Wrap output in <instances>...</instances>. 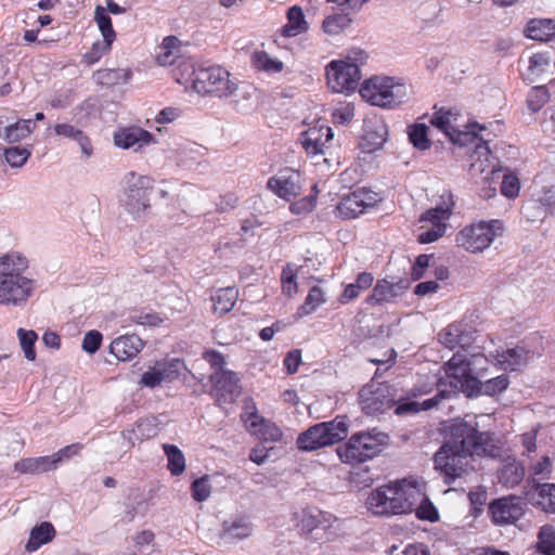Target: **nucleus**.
I'll return each mask as SVG.
<instances>
[{
	"label": "nucleus",
	"mask_w": 555,
	"mask_h": 555,
	"mask_svg": "<svg viewBox=\"0 0 555 555\" xmlns=\"http://www.w3.org/2000/svg\"><path fill=\"white\" fill-rule=\"evenodd\" d=\"M529 501L547 513H555V485L535 483L532 491L528 493Z\"/></svg>",
	"instance_id": "33"
},
{
	"label": "nucleus",
	"mask_w": 555,
	"mask_h": 555,
	"mask_svg": "<svg viewBox=\"0 0 555 555\" xmlns=\"http://www.w3.org/2000/svg\"><path fill=\"white\" fill-rule=\"evenodd\" d=\"M538 548L545 555H555V528L543 526L538 535Z\"/></svg>",
	"instance_id": "54"
},
{
	"label": "nucleus",
	"mask_w": 555,
	"mask_h": 555,
	"mask_svg": "<svg viewBox=\"0 0 555 555\" xmlns=\"http://www.w3.org/2000/svg\"><path fill=\"white\" fill-rule=\"evenodd\" d=\"M396 389L386 384H370L360 391V404L366 414L374 415L395 406Z\"/></svg>",
	"instance_id": "16"
},
{
	"label": "nucleus",
	"mask_w": 555,
	"mask_h": 555,
	"mask_svg": "<svg viewBox=\"0 0 555 555\" xmlns=\"http://www.w3.org/2000/svg\"><path fill=\"white\" fill-rule=\"evenodd\" d=\"M286 18V24L281 28V35L285 38H293L306 34L310 28L304 10L299 5L291 7L287 10Z\"/></svg>",
	"instance_id": "31"
},
{
	"label": "nucleus",
	"mask_w": 555,
	"mask_h": 555,
	"mask_svg": "<svg viewBox=\"0 0 555 555\" xmlns=\"http://www.w3.org/2000/svg\"><path fill=\"white\" fill-rule=\"evenodd\" d=\"M399 285L387 280L377 281L372 294L366 298L369 305L389 302L398 296Z\"/></svg>",
	"instance_id": "43"
},
{
	"label": "nucleus",
	"mask_w": 555,
	"mask_h": 555,
	"mask_svg": "<svg viewBox=\"0 0 555 555\" xmlns=\"http://www.w3.org/2000/svg\"><path fill=\"white\" fill-rule=\"evenodd\" d=\"M449 397V392L441 390L437 396L424 400L423 402L417 401H401L396 399L395 403V413L397 415H404V414H415L420 411H427L430 409H434L439 405V403L443 400H447Z\"/></svg>",
	"instance_id": "34"
},
{
	"label": "nucleus",
	"mask_w": 555,
	"mask_h": 555,
	"mask_svg": "<svg viewBox=\"0 0 555 555\" xmlns=\"http://www.w3.org/2000/svg\"><path fill=\"white\" fill-rule=\"evenodd\" d=\"M333 138L334 133L331 127L325 124H317L302 133L301 144L313 157L326 156L330 154ZM324 162L327 163L328 158L324 157Z\"/></svg>",
	"instance_id": "18"
},
{
	"label": "nucleus",
	"mask_w": 555,
	"mask_h": 555,
	"mask_svg": "<svg viewBox=\"0 0 555 555\" xmlns=\"http://www.w3.org/2000/svg\"><path fill=\"white\" fill-rule=\"evenodd\" d=\"M114 144L122 150L141 149L155 142L154 135L141 127L120 128L113 134Z\"/></svg>",
	"instance_id": "21"
},
{
	"label": "nucleus",
	"mask_w": 555,
	"mask_h": 555,
	"mask_svg": "<svg viewBox=\"0 0 555 555\" xmlns=\"http://www.w3.org/2000/svg\"><path fill=\"white\" fill-rule=\"evenodd\" d=\"M467 130L453 129V144L460 146H469V171L473 177L489 173L491 177L498 176L500 168L494 164V157L488 146V143L476 133V129H482L477 125L466 127Z\"/></svg>",
	"instance_id": "8"
},
{
	"label": "nucleus",
	"mask_w": 555,
	"mask_h": 555,
	"mask_svg": "<svg viewBox=\"0 0 555 555\" xmlns=\"http://www.w3.org/2000/svg\"><path fill=\"white\" fill-rule=\"evenodd\" d=\"M192 496L197 502L206 501L211 494V485L208 476H203L193 481Z\"/></svg>",
	"instance_id": "60"
},
{
	"label": "nucleus",
	"mask_w": 555,
	"mask_h": 555,
	"mask_svg": "<svg viewBox=\"0 0 555 555\" xmlns=\"http://www.w3.org/2000/svg\"><path fill=\"white\" fill-rule=\"evenodd\" d=\"M52 456L27 457L14 464V470L20 474L38 475L55 469Z\"/></svg>",
	"instance_id": "38"
},
{
	"label": "nucleus",
	"mask_w": 555,
	"mask_h": 555,
	"mask_svg": "<svg viewBox=\"0 0 555 555\" xmlns=\"http://www.w3.org/2000/svg\"><path fill=\"white\" fill-rule=\"evenodd\" d=\"M352 23L346 13H335L324 17L321 24L322 31L328 37L340 36Z\"/></svg>",
	"instance_id": "41"
},
{
	"label": "nucleus",
	"mask_w": 555,
	"mask_h": 555,
	"mask_svg": "<svg viewBox=\"0 0 555 555\" xmlns=\"http://www.w3.org/2000/svg\"><path fill=\"white\" fill-rule=\"evenodd\" d=\"M554 67L548 53L537 52L529 56L522 75L530 83L542 82L552 78Z\"/></svg>",
	"instance_id": "23"
},
{
	"label": "nucleus",
	"mask_w": 555,
	"mask_h": 555,
	"mask_svg": "<svg viewBox=\"0 0 555 555\" xmlns=\"http://www.w3.org/2000/svg\"><path fill=\"white\" fill-rule=\"evenodd\" d=\"M325 301H326V298H325V293L323 292V289L320 288L319 286H313L309 291L304 305H301L298 308L297 318L301 319L306 315L311 314L319 307H321L323 304H325Z\"/></svg>",
	"instance_id": "48"
},
{
	"label": "nucleus",
	"mask_w": 555,
	"mask_h": 555,
	"mask_svg": "<svg viewBox=\"0 0 555 555\" xmlns=\"http://www.w3.org/2000/svg\"><path fill=\"white\" fill-rule=\"evenodd\" d=\"M194 91L220 99L229 98L237 91V82L221 66L199 67L194 78Z\"/></svg>",
	"instance_id": "12"
},
{
	"label": "nucleus",
	"mask_w": 555,
	"mask_h": 555,
	"mask_svg": "<svg viewBox=\"0 0 555 555\" xmlns=\"http://www.w3.org/2000/svg\"><path fill=\"white\" fill-rule=\"evenodd\" d=\"M550 96L544 86L533 87L527 98L528 108L533 113L539 112L550 101Z\"/></svg>",
	"instance_id": "55"
},
{
	"label": "nucleus",
	"mask_w": 555,
	"mask_h": 555,
	"mask_svg": "<svg viewBox=\"0 0 555 555\" xmlns=\"http://www.w3.org/2000/svg\"><path fill=\"white\" fill-rule=\"evenodd\" d=\"M267 186L279 198L286 202L300 195L302 189L299 173L291 168H284L272 176Z\"/></svg>",
	"instance_id": "19"
},
{
	"label": "nucleus",
	"mask_w": 555,
	"mask_h": 555,
	"mask_svg": "<svg viewBox=\"0 0 555 555\" xmlns=\"http://www.w3.org/2000/svg\"><path fill=\"white\" fill-rule=\"evenodd\" d=\"M453 479L474 467L467 457L500 455V447L492 435L479 433L476 426L462 421L453 420Z\"/></svg>",
	"instance_id": "2"
},
{
	"label": "nucleus",
	"mask_w": 555,
	"mask_h": 555,
	"mask_svg": "<svg viewBox=\"0 0 555 555\" xmlns=\"http://www.w3.org/2000/svg\"><path fill=\"white\" fill-rule=\"evenodd\" d=\"M293 521L297 530L306 535L315 529H323L327 540H334L343 533V522L331 514L315 508L302 507L294 512Z\"/></svg>",
	"instance_id": "13"
},
{
	"label": "nucleus",
	"mask_w": 555,
	"mask_h": 555,
	"mask_svg": "<svg viewBox=\"0 0 555 555\" xmlns=\"http://www.w3.org/2000/svg\"><path fill=\"white\" fill-rule=\"evenodd\" d=\"M520 189L519 177L512 171L505 172L501 183V194L508 199H516L519 196Z\"/></svg>",
	"instance_id": "53"
},
{
	"label": "nucleus",
	"mask_w": 555,
	"mask_h": 555,
	"mask_svg": "<svg viewBox=\"0 0 555 555\" xmlns=\"http://www.w3.org/2000/svg\"><path fill=\"white\" fill-rule=\"evenodd\" d=\"M429 127L425 122L416 121L406 127L410 143L418 151H427L431 146Z\"/></svg>",
	"instance_id": "44"
},
{
	"label": "nucleus",
	"mask_w": 555,
	"mask_h": 555,
	"mask_svg": "<svg viewBox=\"0 0 555 555\" xmlns=\"http://www.w3.org/2000/svg\"><path fill=\"white\" fill-rule=\"evenodd\" d=\"M524 476L525 468L516 460H506L498 475L499 481L508 488L517 486Z\"/></svg>",
	"instance_id": "40"
},
{
	"label": "nucleus",
	"mask_w": 555,
	"mask_h": 555,
	"mask_svg": "<svg viewBox=\"0 0 555 555\" xmlns=\"http://www.w3.org/2000/svg\"><path fill=\"white\" fill-rule=\"evenodd\" d=\"M388 138L387 125L383 121L369 128L362 137L359 146L364 154H372L383 149Z\"/></svg>",
	"instance_id": "30"
},
{
	"label": "nucleus",
	"mask_w": 555,
	"mask_h": 555,
	"mask_svg": "<svg viewBox=\"0 0 555 555\" xmlns=\"http://www.w3.org/2000/svg\"><path fill=\"white\" fill-rule=\"evenodd\" d=\"M259 429H260L259 433H256L255 436H258L259 438H261L266 441H271V442L279 441L283 435L281 428L268 420H266L262 423V425Z\"/></svg>",
	"instance_id": "64"
},
{
	"label": "nucleus",
	"mask_w": 555,
	"mask_h": 555,
	"mask_svg": "<svg viewBox=\"0 0 555 555\" xmlns=\"http://www.w3.org/2000/svg\"><path fill=\"white\" fill-rule=\"evenodd\" d=\"M94 20L101 31L103 39H107L108 41L115 40V31L112 26L111 17L105 13V9L101 5L95 8Z\"/></svg>",
	"instance_id": "56"
},
{
	"label": "nucleus",
	"mask_w": 555,
	"mask_h": 555,
	"mask_svg": "<svg viewBox=\"0 0 555 555\" xmlns=\"http://www.w3.org/2000/svg\"><path fill=\"white\" fill-rule=\"evenodd\" d=\"M450 218L448 209L436 208L427 211L421 219V221L430 222L433 229L422 232L418 235V242L421 244H428L437 241L443 235L447 230V223Z\"/></svg>",
	"instance_id": "25"
},
{
	"label": "nucleus",
	"mask_w": 555,
	"mask_h": 555,
	"mask_svg": "<svg viewBox=\"0 0 555 555\" xmlns=\"http://www.w3.org/2000/svg\"><path fill=\"white\" fill-rule=\"evenodd\" d=\"M34 132L31 119H17L16 121L4 125L0 117V140L5 143H18L27 139Z\"/></svg>",
	"instance_id": "28"
},
{
	"label": "nucleus",
	"mask_w": 555,
	"mask_h": 555,
	"mask_svg": "<svg viewBox=\"0 0 555 555\" xmlns=\"http://www.w3.org/2000/svg\"><path fill=\"white\" fill-rule=\"evenodd\" d=\"M349 425L345 416L309 427L297 438V446L304 451H313L334 444L346 438Z\"/></svg>",
	"instance_id": "10"
},
{
	"label": "nucleus",
	"mask_w": 555,
	"mask_h": 555,
	"mask_svg": "<svg viewBox=\"0 0 555 555\" xmlns=\"http://www.w3.org/2000/svg\"><path fill=\"white\" fill-rule=\"evenodd\" d=\"M211 380L217 393H220L221 396L228 395L231 401L240 393V379L236 373L232 371H217L211 376Z\"/></svg>",
	"instance_id": "35"
},
{
	"label": "nucleus",
	"mask_w": 555,
	"mask_h": 555,
	"mask_svg": "<svg viewBox=\"0 0 555 555\" xmlns=\"http://www.w3.org/2000/svg\"><path fill=\"white\" fill-rule=\"evenodd\" d=\"M181 56V41L175 36L163 39L155 53V62L163 67L171 66Z\"/></svg>",
	"instance_id": "32"
},
{
	"label": "nucleus",
	"mask_w": 555,
	"mask_h": 555,
	"mask_svg": "<svg viewBox=\"0 0 555 555\" xmlns=\"http://www.w3.org/2000/svg\"><path fill=\"white\" fill-rule=\"evenodd\" d=\"M374 278L369 272H362L357 276L354 283L348 284L340 294L339 301L347 304L360 296V294L373 285Z\"/></svg>",
	"instance_id": "45"
},
{
	"label": "nucleus",
	"mask_w": 555,
	"mask_h": 555,
	"mask_svg": "<svg viewBox=\"0 0 555 555\" xmlns=\"http://www.w3.org/2000/svg\"><path fill=\"white\" fill-rule=\"evenodd\" d=\"M315 195H309L293 202L289 205V210L297 216L307 215L315 208Z\"/></svg>",
	"instance_id": "63"
},
{
	"label": "nucleus",
	"mask_w": 555,
	"mask_h": 555,
	"mask_svg": "<svg viewBox=\"0 0 555 555\" xmlns=\"http://www.w3.org/2000/svg\"><path fill=\"white\" fill-rule=\"evenodd\" d=\"M253 534V524L245 517H238L230 521H224L218 533L219 544H231L236 541L245 540Z\"/></svg>",
	"instance_id": "26"
},
{
	"label": "nucleus",
	"mask_w": 555,
	"mask_h": 555,
	"mask_svg": "<svg viewBox=\"0 0 555 555\" xmlns=\"http://www.w3.org/2000/svg\"><path fill=\"white\" fill-rule=\"evenodd\" d=\"M158 434V426L152 418L139 421L133 428L121 434L122 447L126 451L130 450L138 442L151 439Z\"/></svg>",
	"instance_id": "27"
},
{
	"label": "nucleus",
	"mask_w": 555,
	"mask_h": 555,
	"mask_svg": "<svg viewBox=\"0 0 555 555\" xmlns=\"http://www.w3.org/2000/svg\"><path fill=\"white\" fill-rule=\"evenodd\" d=\"M53 129L55 135L67 138L77 142L86 157H90L92 155L93 149L91 141L81 129L66 122L56 124Z\"/></svg>",
	"instance_id": "37"
},
{
	"label": "nucleus",
	"mask_w": 555,
	"mask_h": 555,
	"mask_svg": "<svg viewBox=\"0 0 555 555\" xmlns=\"http://www.w3.org/2000/svg\"><path fill=\"white\" fill-rule=\"evenodd\" d=\"M416 517L421 520L436 521L438 520V511L434 504L428 500L426 490L424 489V499L417 502L414 507Z\"/></svg>",
	"instance_id": "59"
},
{
	"label": "nucleus",
	"mask_w": 555,
	"mask_h": 555,
	"mask_svg": "<svg viewBox=\"0 0 555 555\" xmlns=\"http://www.w3.org/2000/svg\"><path fill=\"white\" fill-rule=\"evenodd\" d=\"M164 452L168 460V469L175 476H180L185 470V457L182 451L175 444H164Z\"/></svg>",
	"instance_id": "49"
},
{
	"label": "nucleus",
	"mask_w": 555,
	"mask_h": 555,
	"mask_svg": "<svg viewBox=\"0 0 555 555\" xmlns=\"http://www.w3.org/2000/svg\"><path fill=\"white\" fill-rule=\"evenodd\" d=\"M451 447L448 443L441 446L434 456L435 469L444 478L446 482L451 478Z\"/></svg>",
	"instance_id": "52"
},
{
	"label": "nucleus",
	"mask_w": 555,
	"mask_h": 555,
	"mask_svg": "<svg viewBox=\"0 0 555 555\" xmlns=\"http://www.w3.org/2000/svg\"><path fill=\"white\" fill-rule=\"evenodd\" d=\"M380 201L379 195L367 189H358L341 198L336 206V214L341 219H353L374 207Z\"/></svg>",
	"instance_id": "17"
},
{
	"label": "nucleus",
	"mask_w": 555,
	"mask_h": 555,
	"mask_svg": "<svg viewBox=\"0 0 555 555\" xmlns=\"http://www.w3.org/2000/svg\"><path fill=\"white\" fill-rule=\"evenodd\" d=\"M424 499V482L414 478L382 486L367 498V508L375 515L389 516L408 514L414 511Z\"/></svg>",
	"instance_id": "3"
},
{
	"label": "nucleus",
	"mask_w": 555,
	"mask_h": 555,
	"mask_svg": "<svg viewBox=\"0 0 555 555\" xmlns=\"http://www.w3.org/2000/svg\"><path fill=\"white\" fill-rule=\"evenodd\" d=\"M16 337L25 359L34 362L37 358L35 344L38 340V334L33 330L20 327L16 331Z\"/></svg>",
	"instance_id": "47"
},
{
	"label": "nucleus",
	"mask_w": 555,
	"mask_h": 555,
	"mask_svg": "<svg viewBox=\"0 0 555 555\" xmlns=\"http://www.w3.org/2000/svg\"><path fill=\"white\" fill-rule=\"evenodd\" d=\"M488 360L491 364L502 371H517L535 359V352L524 345L500 346L488 349Z\"/></svg>",
	"instance_id": "15"
},
{
	"label": "nucleus",
	"mask_w": 555,
	"mask_h": 555,
	"mask_svg": "<svg viewBox=\"0 0 555 555\" xmlns=\"http://www.w3.org/2000/svg\"><path fill=\"white\" fill-rule=\"evenodd\" d=\"M296 279L297 269L292 264H287L282 271L281 281L283 294L289 298L298 292Z\"/></svg>",
	"instance_id": "57"
},
{
	"label": "nucleus",
	"mask_w": 555,
	"mask_h": 555,
	"mask_svg": "<svg viewBox=\"0 0 555 555\" xmlns=\"http://www.w3.org/2000/svg\"><path fill=\"white\" fill-rule=\"evenodd\" d=\"M455 363L453 356V391L463 392L466 397H475L478 395L496 396L509 386V378L506 374L499 375L481 383L478 378L479 369L485 364V357H473L468 364Z\"/></svg>",
	"instance_id": "5"
},
{
	"label": "nucleus",
	"mask_w": 555,
	"mask_h": 555,
	"mask_svg": "<svg viewBox=\"0 0 555 555\" xmlns=\"http://www.w3.org/2000/svg\"><path fill=\"white\" fill-rule=\"evenodd\" d=\"M478 317L472 312L464 315L456 322V334L453 337V356H455L456 365L463 360V364H468L473 357H483L476 346Z\"/></svg>",
	"instance_id": "14"
},
{
	"label": "nucleus",
	"mask_w": 555,
	"mask_h": 555,
	"mask_svg": "<svg viewBox=\"0 0 555 555\" xmlns=\"http://www.w3.org/2000/svg\"><path fill=\"white\" fill-rule=\"evenodd\" d=\"M56 534V531L51 522L42 521L30 530L29 539L25 544V550L28 553H34L42 545L50 543Z\"/></svg>",
	"instance_id": "36"
},
{
	"label": "nucleus",
	"mask_w": 555,
	"mask_h": 555,
	"mask_svg": "<svg viewBox=\"0 0 555 555\" xmlns=\"http://www.w3.org/2000/svg\"><path fill=\"white\" fill-rule=\"evenodd\" d=\"M238 298V289L235 287H224L211 296L212 311L215 314L224 315L229 313Z\"/></svg>",
	"instance_id": "39"
},
{
	"label": "nucleus",
	"mask_w": 555,
	"mask_h": 555,
	"mask_svg": "<svg viewBox=\"0 0 555 555\" xmlns=\"http://www.w3.org/2000/svg\"><path fill=\"white\" fill-rule=\"evenodd\" d=\"M30 157V151L27 147L11 146L5 149L4 158L13 168H21Z\"/></svg>",
	"instance_id": "58"
},
{
	"label": "nucleus",
	"mask_w": 555,
	"mask_h": 555,
	"mask_svg": "<svg viewBox=\"0 0 555 555\" xmlns=\"http://www.w3.org/2000/svg\"><path fill=\"white\" fill-rule=\"evenodd\" d=\"M524 35L535 41L555 40V18H531L524 28Z\"/></svg>",
	"instance_id": "29"
},
{
	"label": "nucleus",
	"mask_w": 555,
	"mask_h": 555,
	"mask_svg": "<svg viewBox=\"0 0 555 555\" xmlns=\"http://www.w3.org/2000/svg\"><path fill=\"white\" fill-rule=\"evenodd\" d=\"M429 124L441 132L447 139L451 140V109L447 107H434V113Z\"/></svg>",
	"instance_id": "50"
},
{
	"label": "nucleus",
	"mask_w": 555,
	"mask_h": 555,
	"mask_svg": "<svg viewBox=\"0 0 555 555\" xmlns=\"http://www.w3.org/2000/svg\"><path fill=\"white\" fill-rule=\"evenodd\" d=\"M182 367V362L177 359L158 361L141 376L140 384L154 388L164 382H170L176 379Z\"/></svg>",
	"instance_id": "20"
},
{
	"label": "nucleus",
	"mask_w": 555,
	"mask_h": 555,
	"mask_svg": "<svg viewBox=\"0 0 555 555\" xmlns=\"http://www.w3.org/2000/svg\"><path fill=\"white\" fill-rule=\"evenodd\" d=\"M251 63L257 70L267 74H278L284 69V63L279 59L272 57L266 51L254 52Z\"/></svg>",
	"instance_id": "46"
},
{
	"label": "nucleus",
	"mask_w": 555,
	"mask_h": 555,
	"mask_svg": "<svg viewBox=\"0 0 555 555\" xmlns=\"http://www.w3.org/2000/svg\"><path fill=\"white\" fill-rule=\"evenodd\" d=\"M94 80L106 87L126 83L131 78V72L127 68H105L93 74Z\"/></svg>",
	"instance_id": "42"
},
{
	"label": "nucleus",
	"mask_w": 555,
	"mask_h": 555,
	"mask_svg": "<svg viewBox=\"0 0 555 555\" xmlns=\"http://www.w3.org/2000/svg\"><path fill=\"white\" fill-rule=\"evenodd\" d=\"M145 343L135 334L121 335L109 345V353L121 362L134 359L144 348Z\"/></svg>",
	"instance_id": "24"
},
{
	"label": "nucleus",
	"mask_w": 555,
	"mask_h": 555,
	"mask_svg": "<svg viewBox=\"0 0 555 555\" xmlns=\"http://www.w3.org/2000/svg\"><path fill=\"white\" fill-rule=\"evenodd\" d=\"M388 442V435L376 429L358 433L337 448V455L347 464L362 463L378 455Z\"/></svg>",
	"instance_id": "9"
},
{
	"label": "nucleus",
	"mask_w": 555,
	"mask_h": 555,
	"mask_svg": "<svg viewBox=\"0 0 555 555\" xmlns=\"http://www.w3.org/2000/svg\"><path fill=\"white\" fill-rule=\"evenodd\" d=\"M490 513L495 524H512L522 516L524 508L521 499L509 496L494 501L490 505Z\"/></svg>",
	"instance_id": "22"
},
{
	"label": "nucleus",
	"mask_w": 555,
	"mask_h": 555,
	"mask_svg": "<svg viewBox=\"0 0 555 555\" xmlns=\"http://www.w3.org/2000/svg\"><path fill=\"white\" fill-rule=\"evenodd\" d=\"M359 93L373 106L392 109L408 102L413 92L403 78L375 75L363 80Z\"/></svg>",
	"instance_id": "6"
},
{
	"label": "nucleus",
	"mask_w": 555,
	"mask_h": 555,
	"mask_svg": "<svg viewBox=\"0 0 555 555\" xmlns=\"http://www.w3.org/2000/svg\"><path fill=\"white\" fill-rule=\"evenodd\" d=\"M501 220L479 221L463 228L456 235V243L469 253H481L504 233Z\"/></svg>",
	"instance_id": "11"
},
{
	"label": "nucleus",
	"mask_w": 555,
	"mask_h": 555,
	"mask_svg": "<svg viewBox=\"0 0 555 555\" xmlns=\"http://www.w3.org/2000/svg\"><path fill=\"white\" fill-rule=\"evenodd\" d=\"M113 41L103 39V41H96L92 44L89 52L83 56L87 64L92 65L96 63L102 56H104L112 47Z\"/></svg>",
	"instance_id": "61"
},
{
	"label": "nucleus",
	"mask_w": 555,
	"mask_h": 555,
	"mask_svg": "<svg viewBox=\"0 0 555 555\" xmlns=\"http://www.w3.org/2000/svg\"><path fill=\"white\" fill-rule=\"evenodd\" d=\"M154 181L151 177L127 172L120 181L119 203L133 219H140L151 208Z\"/></svg>",
	"instance_id": "7"
},
{
	"label": "nucleus",
	"mask_w": 555,
	"mask_h": 555,
	"mask_svg": "<svg viewBox=\"0 0 555 555\" xmlns=\"http://www.w3.org/2000/svg\"><path fill=\"white\" fill-rule=\"evenodd\" d=\"M367 54L360 48L348 49L339 59L332 60L324 67V78L327 89L335 94L349 96L360 87L362 66L366 63Z\"/></svg>",
	"instance_id": "4"
},
{
	"label": "nucleus",
	"mask_w": 555,
	"mask_h": 555,
	"mask_svg": "<svg viewBox=\"0 0 555 555\" xmlns=\"http://www.w3.org/2000/svg\"><path fill=\"white\" fill-rule=\"evenodd\" d=\"M522 215L529 222H539L545 216V207L538 201H530L522 206Z\"/></svg>",
	"instance_id": "62"
},
{
	"label": "nucleus",
	"mask_w": 555,
	"mask_h": 555,
	"mask_svg": "<svg viewBox=\"0 0 555 555\" xmlns=\"http://www.w3.org/2000/svg\"><path fill=\"white\" fill-rule=\"evenodd\" d=\"M197 74V69L192 61L182 60L178 66L172 70V76L175 80L188 87H191L194 90V78Z\"/></svg>",
	"instance_id": "51"
},
{
	"label": "nucleus",
	"mask_w": 555,
	"mask_h": 555,
	"mask_svg": "<svg viewBox=\"0 0 555 555\" xmlns=\"http://www.w3.org/2000/svg\"><path fill=\"white\" fill-rule=\"evenodd\" d=\"M38 282L29 274V259L20 251L0 256V306L23 308L35 296Z\"/></svg>",
	"instance_id": "1"
}]
</instances>
